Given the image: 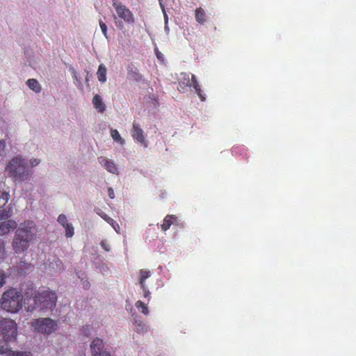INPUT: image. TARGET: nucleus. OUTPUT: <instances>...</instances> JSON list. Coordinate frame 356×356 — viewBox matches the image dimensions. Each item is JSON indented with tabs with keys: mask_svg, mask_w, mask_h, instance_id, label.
<instances>
[{
	"mask_svg": "<svg viewBox=\"0 0 356 356\" xmlns=\"http://www.w3.org/2000/svg\"><path fill=\"white\" fill-rule=\"evenodd\" d=\"M57 299L58 297L55 292L44 289L35 293L33 298H26L24 300V305L29 312L34 309L52 310L56 306Z\"/></svg>",
	"mask_w": 356,
	"mask_h": 356,
	"instance_id": "obj_1",
	"label": "nucleus"
},
{
	"mask_svg": "<svg viewBox=\"0 0 356 356\" xmlns=\"http://www.w3.org/2000/svg\"><path fill=\"white\" fill-rule=\"evenodd\" d=\"M35 225L32 220L24 221L19 225L13 241L15 253L20 254L27 250L35 236Z\"/></svg>",
	"mask_w": 356,
	"mask_h": 356,
	"instance_id": "obj_2",
	"label": "nucleus"
},
{
	"mask_svg": "<svg viewBox=\"0 0 356 356\" xmlns=\"http://www.w3.org/2000/svg\"><path fill=\"white\" fill-rule=\"evenodd\" d=\"M6 172L18 181H24L31 174L26 161L19 156L13 158L8 162L6 166Z\"/></svg>",
	"mask_w": 356,
	"mask_h": 356,
	"instance_id": "obj_3",
	"label": "nucleus"
},
{
	"mask_svg": "<svg viewBox=\"0 0 356 356\" xmlns=\"http://www.w3.org/2000/svg\"><path fill=\"white\" fill-rule=\"evenodd\" d=\"M22 295L15 288L6 291L0 300L2 309L10 313H16L22 307Z\"/></svg>",
	"mask_w": 356,
	"mask_h": 356,
	"instance_id": "obj_4",
	"label": "nucleus"
},
{
	"mask_svg": "<svg viewBox=\"0 0 356 356\" xmlns=\"http://www.w3.org/2000/svg\"><path fill=\"white\" fill-rule=\"evenodd\" d=\"M112 6L117 15H114V20L118 29H124V23L134 24L136 18L134 13L120 0H112Z\"/></svg>",
	"mask_w": 356,
	"mask_h": 356,
	"instance_id": "obj_5",
	"label": "nucleus"
},
{
	"mask_svg": "<svg viewBox=\"0 0 356 356\" xmlns=\"http://www.w3.org/2000/svg\"><path fill=\"white\" fill-rule=\"evenodd\" d=\"M0 332L6 341H14L17 336V323L8 318L0 317Z\"/></svg>",
	"mask_w": 356,
	"mask_h": 356,
	"instance_id": "obj_6",
	"label": "nucleus"
},
{
	"mask_svg": "<svg viewBox=\"0 0 356 356\" xmlns=\"http://www.w3.org/2000/svg\"><path fill=\"white\" fill-rule=\"evenodd\" d=\"M31 325L34 331L40 334L49 335L56 330L58 324L51 318H39L32 321Z\"/></svg>",
	"mask_w": 356,
	"mask_h": 356,
	"instance_id": "obj_7",
	"label": "nucleus"
},
{
	"mask_svg": "<svg viewBox=\"0 0 356 356\" xmlns=\"http://www.w3.org/2000/svg\"><path fill=\"white\" fill-rule=\"evenodd\" d=\"M104 341L100 338H95L90 344L92 356H112L109 351L104 350Z\"/></svg>",
	"mask_w": 356,
	"mask_h": 356,
	"instance_id": "obj_8",
	"label": "nucleus"
},
{
	"mask_svg": "<svg viewBox=\"0 0 356 356\" xmlns=\"http://www.w3.org/2000/svg\"><path fill=\"white\" fill-rule=\"evenodd\" d=\"M132 137L137 143L143 145L145 147H147V143L144 135V131L140 124L136 122H134L133 123Z\"/></svg>",
	"mask_w": 356,
	"mask_h": 356,
	"instance_id": "obj_9",
	"label": "nucleus"
},
{
	"mask_svg": "<svg viewBox=\"0 0 356 356\" xmlns=\"http://www.w3.org/2000/svg\"><path fill=\"white\" fill-rule=\"evenodd\" d=\"M17 227V223L14 220L3 221L0 224V236H4V234H8L11 230L16 229Z\"/></svg>",
	"mask_w": 356,
	"mask_h": 356,
	"instance_id": "obj_10",
	"label": "nucleus"
},
{
	"mask_svg": "<svg viewBox=\"0 0 356 356\" xmlns=\"http://www.w3.org/2000/svg\"><path fill=\"white\" fill-rule=\"evenodd\" d=\"M98 161L108 172L112 174H118V167L113 161L102 156L98 158Z\"/></svg>",
	"mask_w": 356,
	"mask_h": 356,
	"instance_id": "obj_11",
	"label": "nucleus"
},
{
	"mask_svg": "<svg viewBox=\"0 0 356 356\" xmlns=\"http://www.w3.org/2000/svg\"><path fill=\"white\" fill-rule=\"evenodd\" d=\"M186 87H193L195 92H197V96L200 98L202 101H204L205 97L202 93V90L200 89V83H198L197 78L195 75L191 76V80L189 81L188 79L186 83Z\"/></svg>",
	"mask_w": 356,
	"mask_h": 356,
	"instance_id": "obj_12",
	"label": "nucleus"
},
{
	"mask_svg": "<svg viewBox=\"0 0 356 356\" xmlns=\"http://www.w3.org/2000/svg\"><path fill=\"white\" fill-rule=\"evenodd\" d=\"M173 224H178V217L175 215H167L163 220V224L161 225V229L163 231H167L170 229Z\"/></svg>",
	"mask_w": 356,
	"mask_h": 356,
	"instance_id": "obj_13",
	"label": "nucleus"
},
{
	"mask_svg": "<svg viewBox=\"0 0 356 356\" xmlns=\"http://www.w3.org/2000/svg\"><path fill=\"white\" fill-rule=\"evenodd\" d=\"M7 353V356H33L31 352L14 351L8 349V346L0 345V355Z\"/></svg>",
	"mask_w": 356,
	"mask_h": 356,
	"instance_id": "obj_14",
	"label": "nucleus"
},
{
	"mask_svg": "<svg viewBox=\"0 0 356 356\" xmlns=\"http://www.w3.org/2000/svg\"><path fill=\"white\" fill-rule=\"evenodd\" d=\"M92 104L98 112H104L106 110V105L100 95H95L92 99Z\"/></svg>",
	"mask_w": 356,
	"mask_h": 356,
	"instance_id": "obj_15",
	"label": "nucleus"
},
{
	"mask_svg": "<svg viewBox=\"0 0 356 356\" xmlns=\"http://www.w3.org/2000/svg\"><path fill=\"white\" fill-rule=\"evenodd\" d=\"M107 69L104 65H100L98 67L97 72V77L99 81L105 82L106 81Z\"/></svg>",
	"mask_w": 356,
	"mask_h": 356,
	"instance_id": "obj_16",
	"label": "nucleus"
},
{
	"mask_svg": "<svg viewBox=\"0 0 356 356\" xmlns=\"http://www.w3.org/2000/svg\"><path fill=\"white\" fill-rule=\"evenodd\" d=\"M150 275L151 272L147 269H141L140 270V279L139 281V284L140 285L141 288H145V285H146L145 281L149 277Z\"/></svg>",
	"mask_w": 356,
	"mask_h": 356,
	"instance_id": "obj_17",
	"label": "nucleus"
},
{
	"mask_svg": "<svg viewBox=\"0 0 356 356\" xmlns=\"http://www.w3.org/2000/svg\"><path fill=\"white\" fill-rule=\"evenodd\" d=\"M27 86L35 92H40L41 91V86L39 82L35 79H30L26 81Z\"/></svg>",
	"mask_w": 356,
	"mask_h": 356,
	"instance_id": "obj_18",
	"label": "nucleus"
},
{
	"mask_svg": "<svg viewBox=\"0 0 356 356\" xmlns=\"http://www.w3.org/2000/svg\"><path fill=\"white\" fill-rule=\"evenodd\" d=\"M195 19L197 23L203 24L206 22V13L202 8L195 10Z\"/></svg>",
	"mask_w": 356,
	"mask_h": 356,
	"instance_id": "obj_19",
	"label": "nucleus"
},
{
	"mask_svg": "<svg viewBox=\"0 0 356 356\" xmlns=\"http://www.w3.org/2000/svg\"><path fill=\"white\" fill-rule=\"evenodd\" d=\"M134 325H135V332L137 333H144L147 330L145 324L141 320H135Z\"/></svg>",
	"mask_w": 356,
	"mask_h": 356,
	"instance_id": "obj_20",
	"label": "nucleus"
},
{
	"mask_svg": "<svg viewBox=\"0 0 356 356\" xmlns=\"http://www.w3.org/2000/svg\"><path fill=\"white\" fill-rule=\"evenodd\" d=\"M128 76L130 79L136 81H140L143 79V76L136 69L131 68L128 70Z\"/></svg>",
	"mask_w": 356,
	"mask_h": 356,
	"instance_id": "obj_21",
	"label": "nucleus"
},
{
	"mask_svg": "<svg viewBox=\"0 0 356 356\" xmlns=\"http://www.w3.org/2000/svg\"><path fill=\"white\" fill-rule=\"evenodd\" d=\"M111 136L113 138V139L117 143H119L121 145L124 144V139L122 138V137L121 136L118 130L111 129Z\"/></svg>",
	"mask_w": 356,
	"mask_h": 356,
	"instance_id": "obj_22",
	"label": "nucleus"
},
{
	"mask_svg": "<svg viewBox=\"0 0 356 356\" xmlns=\"http://www.w3.org/2000/svg\"><path fill=\"white\" fill-rule=\"evenodd\" d=\"M135 306L138 309L140 310L142 313H143L145 315H147L149 312L148 307L147 305L145 304L144 302H143L142 300H137L135 303Z\"/></svg>",
	"mask_w": 356,
	"mask_h": 356,
	"instance_id": "obj_23",
	"label": "nucleus"
},
{
	"mask_svg": "<svg viewBox=\"0 0 356 356\" xmlns=\"http://www.w3.org/2000/svg\"><path fill=\"white\" fill-rule=\"evenodd\" d=\"M8 193L5 191H2L0 189V207H3L8 203Z\"/></svg>",
	"mask_w": 356,
	"mask_h": 356,
	"instance_id": "obj_24",
	"label": "nucleus"
},
{
	"mask_svg": "<svg viewBox=\"0 0 356 356\" xmlns=\"http://www.w3.org/2000/svg\"><path fill=\"white\" fill-rule=\"evenodd\" d=\"M102 218H103L105 220L107 221V222L112 225L113 227L117 231V229L115 226V224L116 225V226L119 228V225L115 222V221L111 218V217H109L108 215L102 213H99V214Z\"/></svg>",
	"mask_w": 356,
	"mask_h": 356,
	"instance_id": "obj_25",
	"label": "nucleus"
},
{
	"mask_svg": "<svg viewBox=\"0 0 356 356\" xmlns=\"http://www.w3.org/2000/svg\"><path fill=\"white\" fill-rule=\"evenodd\" d=\"M65 229V236L67 238H72L74 234V227L72 224L67 223L65 227H63Z\"/></svg>",
	"mask_w": 356,
	"mask_h": 356,
	"instance_id": "obj_26",
	"label": "nucleus"
},
{
	"mask_svg": "<svg viewBox=\"0 0 356 356\" xmlns=\"http://www.w3.org/2000/svg\"><path fill=\"white\" fill-rule=\"evenodd\" d=\"M99 26L101 28V30L102 31L103 35L105 36V38L106 39H108L109 37L108 35L106 24L103 21H102V20L99 21Z\"/></svg>",
	"mask_w": 356,
	"mask_h": 356,
	"instance_id": "obj_27",
	"label": "nucleus"
},
{
	"mask_svg": "<svg viewBox=\"0 0 356 356\" xmlns=\"http://www.w3.org/2000/svg\"><path fill=\"white\" fill-rule=\"evenodd\" d=\"M57 221L63 227H65L68 223L67 218L64 214H60L58 218H57Z\"/></svg>",
	"mask_w": 356,
	"mask_h": 356,
	"instance_id": "obj_28",
	"label": "nucleus"
},
{
	"mask_svg": "<svg viewBox=\"0 0 356 356\" xmlns=\"http://www.w3.org/2000/svg\"><path fill=\"white\" fill-rule=\"evenodd\" d=\"M11 216L9 211L0 209V220L3 219H8Z\"/></svg>",
	"mask_w": 356,
	"mask_h": 356,
	"instance_id": "obj_29",
	"label": "nucleus"
},
{
	"mask_svg": "<svg viewBox=\"0 0 356 356\" xmlns=\"http://www.w3.org/2000/svg\"><path fill=\"white\" fill-rule=\"evenodd\" d=\"M6 273L0 270V288L6 284Z\"/></svg>",
	"mask_w": 356,
	"mask_h": 356,
	"instance_id": "obj_30",
	"label": "nucleus"
},
{
	"mask_svg": "<svg viewBox=\"0 0 356 356\" xmlns=\"http://www.w3.org/2000/svg\"><path fill=\"white\" fill-rule=\"evenodd\" d=\"M6 147V142L4 140H0V156L4 155Z\"/></svg>",
	"mask_w": 356,
	"mask_h": 356,
	"instance_id": "obj_31",
	"label": "nucleus"
},
{
	"mask_svg": "<svg viewBox=\"0 0 356 356\" xmlns=\"http://www.w3.org/2000/svg\"><path fill=\"white\" fill-rule=\"evenodd\" d=\"M142 290L143 291V293H144V297L147 298V300H149V295H150V293L146 285H145V288H142Z\"/></svg>",
	"mask_w": 356,
	"mask_h": 356,
	"instance_id": "obj_32",
	"label": "nucleus"
},
{
	"mask_svg": "<svg viewBox=\"0 0 356 356\" xmlns=\"http://www.w3.org/2000/svg\"><path fill=\"white\" fill-rule=\"evenodd\" d=\"M108 197L110 199H114L115 198V193H114V191H113V189L112 188H108Z\"/></svg>",
	"mask_w": 356,
	"mask_h": 356,
	"instance_id": "obj_33",
	"label": "nucleus"
},
{
	"mask_svg": "<svg viewBox=\"0 0 356 356\" xmlns=\"http://www.w3.org/2000/svg\"><path fill=\"white\" fill-rule=\"evenodd\" d=\"M32 166H35L40 163V160H38L36 159H31L30 161Z\"/></svg>",
	"mask_w": 356,
	"mask_h": 356,
	"instance_id": "obj_34",
	"label": "nucleus"
},
{
	"mask_svg": "<svg viewBox=\"0 0 356 356\" xmlns=\"http://www.w3.org/2000/svg\"><path fill=\"white\" fill-rule=\"evenodd\" d=\"M101 245H102V246L104 248V249L106 251H107V252H108V251H109V249H108L107 245H106V244H105L104 242H102V243H101Z\"/></svg>",
	"mask_w": 356,
	"mask_h": 356,
	"instance_id": "obj_35",
	"label": "nucleus"
},
{
	"mask_svg": "<svg viewBox=\"0 0 356 356\" xmlns=\"http://www.w3.org/2000/svg\"><path fill=\"white\" fill-rule=\"evenodd\" d=\"M159 3H160V6L161 8V9L164 11V6L162 3V0H159Z\"/></svg>",
	"mask_w": 356,
	"mask_h": 356,
	"instance_id": "obj_36",
	"label": "nucleus"
},
{
	"mask_svg": "<svg viewBox=\"0 0 356 356\" xmlns=\"http://www.w3.org/2000/svg\"><path fill=\"white\" fill-rule=\"evenodd\" d=\"M156 56H157L158 58H159V59H160V58H161V52H157V53H156Z\"/></svg>",
	"mask_w": 356,
	"mask_h": 356,
	"instance_id": "obj_37",
	"label": "nucleus"
},
{
	"mask_svg": "<svg viewBox=\"0 0 356 356\" xmlns=\"http://www.w3.org/2000/svg\"><path fill=\"white\" fill-rule=\"evenodd\" d=\"M179 87L182 89V90H184V86H182V83H179Z\"/></svg>",
	"mask_w": 356,
	"mask_h": 356,
	"instance_id": "obj_38",
	"label": "nucleus"
},
{
	"mask_svg": "<svg viewBox=\"0 0 356 356\" xmlns=\"http://www.w3.org/2000/svg\"><path fill=\"white\" fill-rule=\"evenodd\" d=\"M89 284L88 282L86 283V284L85 285L86 286H87Z\"/></svg>",
	"mask_w": 356,
	"mask_h": 356,
	"instance_id": "obj_39",
	"label": "nucleus"
}]
</instances>
